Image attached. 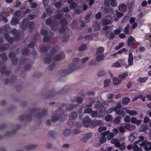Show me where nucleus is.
Returning a JSON list of instances; mask_svg holds the SVG:
<instances>
[{"label":"nucleus","instance_id":"nucleus-1","mask_svg":"<svg viewBox=\"0 0 151 151\" xmlns=\"http://www.w3.org/2000/svg\"><path fill=\"white\" fill-rule=\"evenodd\" d=\"M9 31V26L7 25L0 28V33L4 35V37L6 40L8 41V43L11 44L13 43L14 40L9 36L8 34Z\"/></svg>","mask_w":151,"mask_h":151},{"label":"nucleus","instance_id":"nucleus-2","mask_svg":"<svg viewBox=\"0 0 151 151\" xmlns=\"http://www.w3.org/2000/svg\"><path fill=\"white\" fill-rule=\"evenodd\" d=\"M111 142L112 144H114L115 146L117 147H119V149L121 150H123L126 148L125 143L122 142L120 143L119 140L116 139H112Z\"/></svg>","mask_w":151,"mask_h":151},{"label":"nucleus","instance_id":"nucleus-3","mask_svg":"<svg viewBox=\"0 0 151 151\" xmlns=\"http://www.w3.org/2000/svg\"><path fill=\"white\" fill-rule=\"evenodd\" d=\"M81 67L76 64L72 63L70 65L69 69L63 71L65 75H67L73 72L75 70L80 68Z\"/></svg>","mask_w":151,"mask_h":151},{"label":"nucleus","instance_id":"nucleus-4","mask_svg":"<svg viewBox=\"0 0 151 151\" xmlns=\"http://www.w3.org/2000/svg\"><path fill=\"white\" fill-rule=\"evenodd\" d=\"M136 143L139 144L141 147H144V148L146 151H149L151 149V142H150L137 141Z\"/></svg>","mask_w":151,"mask_h":151},{"label":"nucleus","instance_id":"nucleus-5","mask_svg":"<svg viewBox=\"0 0 151 151\" xmlns=\"http://www.w3.org/2000/svg\"><path fill=\"white\" fill-rule=\"evenodd\" d=\"M83 125L86 127L89 126L92 123L91 119L88 116H86L83 118Z\"/></svg>","mask_w":151,"mask_h":151},{"label":"nucleus","instance_id":"nucleus-6","mask_svg":"<svg viewBox=\"0 0 151 151\" xmlns=\"http://www.w3.org/2000/svg\"><path fill=\"white\" fill-rule=\"evenodd\" d=\"M65 115H62L59 117L57 115L53 116L52 118V121L53 122H55L58 120H60L61 121H63L65 119Z\"/></svg>","mask_w":151,"mask_h":151},{"label":"nucleus","instance_id":"nucleus-7","mask_svg":"<svg viewBox=\"0 0 151 151\" xmlns=\"http://www.w3.org/2000/svg\"><path fill=\"white\" fill-rule=\"evenodd\" d=\"M42 34L44 36L43 38V41L44 42H46L48 41L50 39V37L47 35L48 32L45 30H42L41 31Z\"/></svg>","mask_w":151,"mask_h":151},{"label":"nucleus","instance_id":"nucleus-8","mask_svg":"<svg viewBox=\"0 0 151 151\" xmlns=\"http://www.w3.org/2000/svg\"><path fill=\"white\" fill-rule=\"evenodd\" d=\"M91 136L92 134L90 133L85 135L81 139V141L84 143L86 142Z\"/></svg>","mask_w":151,"mask_h":151},{"label":"nucleus","instance_id":"nucleus-9","mask_svg":"<svg viewBox=\"0 0 151 151\" xmlns=\"http://www.w3.org/2000/svg\"><path fill=\"white\" fill-rule=\"evenodd\" d=\"M104 136L108 135L107 139L108 140H110L113 138L114 136V134L112 133H110L109 131H106L102 133Z\"/></svg>","mask_w":151,"mask_h":151},{"label":"nucleus","instance_id":"nucleus-10","mask_svg":"<svg viewBox=\"0 0 151 151\" xmlns=\"http://www.w3.org/2000/svg\"><path fill=\"white\" fill-rule=\"evenodd\" d=\"M130 121L132 123L136 124L137 125L141 124L142 122L141 120H137L136 118L134 117H132Z\"/></svg>","mask_w":151,"mask_h":151},{"label":"nucleus","instance_id":"nucleus-11","mask_svg":"<svg viewBox=\"0 0 151 151\" xmlns=\"http://www.w3.org/2000/svg\"><path fill=\"white\" fill-rule=\"evenodd\" d=\"M103 122L101 120H94L92 122V125L93 126H100L103 124Z\"/></svg>","mask_w":151,"mask_h":151},{"label":"nucleus","instance_id":"nucleus-12","mask_svg":"<svg viewBox=\"0 0 151 151\" xmlns=\"http://www.w3.org/2000/svg\"><path fill=\"white\" fill-rule=\"evenodd\" d=\"M124 110H125L126 112L128 113L129 115L131 116H135L137 114V112L134 110H130L129 109H127L126 108H123Z\"/></svg>","mask_w":151,"mask_h":151},{"label":"nucleus","instance_id":"nucleus-13","mask_svg":"<svg viewBox=\"0 0 151 151\" xmlns=\"http://www.w3.org/2000/svg\"><path fill=\"white\" fill-rule=\"evenodd\" d=\"M118 9L119 11L122 12H124L127 9V6L124 4H122L118 6Z\"/></svg>","mask_w":151,"mask_h":151},{"label":"nucleus","instance_id":"nucleus-14","mask_svg":"<svg viewBox=\"0 0 151 151\" xmlns=\"http://www.w3.org/2000/svg\"><path fill=\"white\" fill-rule=\"evenodd\" d=\"M28 24V20L27 19H24L20 25V27L22 29H26Z\"/></svg>","mask_w":151,"mask_h":151},{"label":"nucleus","instance_id":"nucleus-15","mask_svg":"<svg viewBox=\"0 0 151 151\" xmlns=\"http://www.w3.org/2000/svg\"><path fill=\"white\" fill-rule=\"evenodd\" d=\"M128 63L129 66H132L133 64V58L132 53L129 54L128 59Z\"/></svg>","mask_w":151,"mask_h":151},{"label":"nucleus","instance_id":"nucleus-16","mask_svg":"<svg viewBox=\"0 0 151 151\" xmlns=\"http://www.w3.org/2000/svg\"><path fill=\"white\" fill-rule=\"evenodd\" d=\"M97 55L96 58V60L97 62H100L103 60L105 58V56L104 54H96Z\"/></svg>","mask_w":151,"mask_h":151},{"label":"nucleus","instance_id":"nucleus-17","mask_svg":"<svg viewBox=\"0 0 151 151\" xmlns=\"http://www.w3.org/2000/svg\"><path fill=\"white\" fill-rule=\"evenodd\" d=\"M125 128L129 131H132L135 129L136 127L134 125L128 124L125 126Z\"/></svg>","mask_w":151,"mask_h":151},{"label":"nucleus","instance_id":"nucleus-18","mask_svg":"<svg viewBox=\"0 0 151 151\" xmlns=\"http://www.w3.org/2000/svg\"><path fill=\"white\" fill-rule=\"evenodd\" d=\"M114 112H115L116 114L118 115L124 117L125 115V112L120 109H114Z\"/></svg>","mask_w":151,"mask_h":151},{"label":"nucleus","instance_id":"nucleus-19","mask_svg":"<svg viewBox=\"0 0 151 151\" xmlns=\"http://www.w3.org/2000/svg\"><path fill=\"white\" fill-rule=\"evenodd\" d=\"M132 31V27L127 25L124 29V32L126 34H130Z\"/></svg>","mask_w":151,"mask_h":151},{"label":"nucleus","instance_id":"nucleus-20","mask_svg":"<svg viewBox=\"0 0 151 151\" xmlns=\"http://www.w3.org/2000/svg\"><path fill=\"white\" fill-rule=\"evenodd\" d=\"M88 98L90 99L91 101L90 104L86 105V107L91 106H92V104L94 103L98 100L97 97L93 98V97H88Z\"/></svg>","mask_w":151,"mask_h":151},{"label":"nucleus","instance_id":"nucleus-21","mask_svg":"<svg viewBox=\"0 0 151 151\" xmlns=\"http://www.w3.org/2000/svg\"><path fill=\"white\" fill-rule=\"evenodd\" d=\"M127 41L128 45L129 46L135 42V39L132 36H131L128 38Z\"/></svg>","mask_w":151,"mask_h":151},{"label":"nucleus","instance_id":"nucleus-22","mask_svg":"<svg viewBox=\"0 0 151 151\" xmlns=\"http://www.w3.org/2000/svg\"><path fill=\"white\" fill-rule=\"evenodd\" d=\"M77 113L75 112H73L69 114V119L70 120L74 119L77 118Z\"/></svg>","mask_w":151,"mask_h":151},{"label":"nucleus","instance_id":"nucleus-23","mask_svg":"<svg viewBox=\"0 0 151 151\" xmlns=\"http://www.w3.org/2000/svg\"><path fill=\"white\" fill-rule=\"evenodd\" d=\"M137 134L135 133H132L130 136L129 138V141L130 142H132L134 139H135Z\"/></svg>","mask_w":151,"mask_h":151},{"label":"nucleus","instance_id":"nucleus-24","mask_svg":"<svg viewBox=\"0 0 151 151\" xmlns=\"http://www.w3.org/2000/svg\"><path fill=\"white\" fill-rule=\"evenodd\" d=\"M104 49L103 47H98L96 50V54H103L102 53L104 52Z\"/></svg>","mask_w":151,"mask_h":151},{"label":"nucleus","instance_id":"nucleus-25","mask_svg":"<svg viewBox=\"0 0 151 151\" xmlns=\"http://www.w3.org/2000/svg\"><path fill=\"white\" fill-rule=\"evenodd\" d=\"M113 81L114 84L115 85H116L121 83L122 80L116 77H114L113 79Z\"/></svg>","mask_w":151,"mask_h":151},{"label":"nucleus","instance_id":"nucleus-26","mask_svg":"<svg viewBox=\"0 0 151 151\" xmlns=\"http://www.w3.org/2000/svg\"><path fill=\"white\" fill-rule=\"evenodd\" d=\"M71 133L70 130V129H67L64 130L63 134L64 137H66L69 136Z\"/></svg>","mask_w":151,"mask_h":151},{"label":"nucleus","instance_id":"nucleus-27","mask_svg":"<svg viewBox=\"0 0 151 151\" xmlns=\"http://www.w3.org/2000/svg\"><path fill=\"white\" fill-rule=\"evenodd\" d=\"M148 79V78L147 77H140L138 79L137 81L141 83H143L147 81Z\"/></svg>","mask_w":151,"mask_h":151},{"label":"nucleus","instance_id":"nucleus-28","mask_svg":"<svg viewBox=\"0 0 151 151\" xmlns=\"http://www.w3.org/2000/svg\"><path fill=\"white\" fill-rule=\"evenodd\" d=\"M64 57V54L63 53H62L60 55H56L54 60H59L63 59Z\"/></svg>","mask_w":151,"mask_h":151},{"label":"nucleus","instance_id":"nucleus-29","mask_svg":"<svg viewBox=\"0 0 151 151\" xmlns=\"http://www.w3.org/2000/svg\"><path fill=\"white\" fill-rule=\"evenodd\" d=\"M136 142H135L134 144L132 146V149L134 150L135 151H140V150H142L141 149H140L139 147L137 145V144H138L137 143H136ZM139 145L140 144H139Z\"/></svg>","mask_w":151,"mask_h":151},{"label":"nucleus","instance_id":"nucleus-30","mask_svg":"<svg viewBox=\"0 0 151 151\" xmlns=\"http://www.w3.org/2000/svg\"><path fill=\"white\" fill-rule=\"evenodd\" d=\"M49 46H46L40 47V50L42 52H45L47 51L49 49Z\"/></svg>","mask_w":151,"mask_h":151},{"label":"nucleus","instance_id":"nucleus-31","mask_svg":"<svg viewBox=\"0 0 151 151\" xmlns=\"http://www.w3.org/2000/svg\"><path fill=\"white\" fill-rule=\"evenodd\" d=\"M130 99L128 97H125L122 99V103L124 105H126L129 102Z\"/></svg>","mask_w":151,"mask_h":151},{"label":"nucleus","instance_id":"nucleus-32","mask_svg":"<svg viewBox=\"0 0 151 151\" xmlns=\"http://www.w3.org/2000/svg\"><path fill=\"white\" fill-rule=\"evenodd\" d=\"M18 21L17 18L16 17H13L11 22L12 25H15L17 24Z\"/></svg>","mask_w":151,"mask_h":151},{"label":"nucleus","instance_id":"nucleus-33","mask_svg":"<svg viewBox=\"0 0 151 151\" xmlns=\"http://www.w3.org/2000/svg\"><path fill=\"white\" fill-rule=\"evenodd\" d=\"M106 73L104 70H101L99 71L97 74V75L98 76H102L105 75Z\"/></svg>","mask_w":151,"mask_h":151},{"label":"nucleus","instance_id":"nucleus-34","mask_svg":"<svg viewBox=\"0 0 151 151\" xmlns=\"http://www.w3.org/2000/svg\"><path fill=\"white\" fill-rule=\"evenodd\" d=\"M148 129L147 127L145 125H142L140 128V131L141 132H144L147 130Z\"/></svg>","mask_w":151,"mask_h":151},{"label":"nucleus","instance_id":"nucleus-35","mask_svg":"<svg viewBox=\"0 0 151 151\" xmlns=\"http://www.w3.org/2000/svg\"><path fill=\"white\" fill-rule=\"evenodd\" d=\"M48 134L50 136L52 137H55L57 135V134L55 132L52 131H49Z\"/></svg>","mask_w":151,"mask_h":151},{"label":"nucleus","instance_id":"nucleus-36","mask_svg":"<svg viewBox=\"0 0 151 151\" xmlns=\"http://www.w3.org/2000/svg\"><path fill=\"white\" fill-rule=\"evenodd\" d=\"M111 82L110 79H106L104 81V87H108Z\"/></svg>","mask_w":151,"mask_h":151},{"label":"nucleus","instance_id":"nucleus-37","mask_svg":"<svg viewBox=\"0 0 151 151\" xmlns=\"http://www.w3.org/2000/svg\"><path fill=\"white\" fill-rule=\"evenodd\" d=\"M92 110L91 108H88L85 109L84 110V114H90L92 112Z\"/></svg>","mask_w":151,"mask_h":151},{"label":"nucleus","instance_id":"nucleus-38","mask_svg":"<svg viewBox=\"0 0 151 151\" xmlns=\"http://www.w3.org/2000/svg\"><path fill=\"white\" fill-rule=\"evenodd\" d=\"M128 75V73L126 72L120 74L119 76V77L120 78H125Z\"/></svg>","mask_w":151,"mask_h":151},{"label":"nucleus","instance_id":"nucleus-39","mask_svg":"<svg viewBox=\"0 0 151 151\" xmlns=\"http://www.w3.org/2000/svg\"><path fill=\"white\" fill-rule=\"evenodd\" d=\"M110 4L113 7H116L117 5V3L115 0H110Z\"/></svg>","mask_w":151,"mask_h":151},{"label":"nucleus","instance_id":"nucleus-40","mask_svg":"<svg viewBox=\"0 0 151 151\" xmlns=\"http://www.w3.org/2000/svg\"><path fill=\"white\" fill-rule=\"evenodd\" d=\"M120 117L119 116H118L114 119L113 122L115 124H118L120 122Z\"/></svg>","mask_w":151,"mask_h":151},{"label":"nucleus","instance_id":"nucleus-41","mask_svg":"<svg viewBox=\"0 0 151 151\" xmlns=\"http://www.w3.org/2000/svg\"><path fill=\"white\" fill-rule=\"evenodd\" d=\"M76 106L74 105H69L67 106V108H69L68 109H67V111L71 110L75 108Z\"/></svg>","mask_w":151,"mask_h":151},{"label":"nucleus","instance_id":"nucleus-42","mask_svg":"<svg viewBox=\"0 0 151 151\" xmlns=\"http://www.w3.org/2000/svg\"><path fill=\"white\" fill-rule=\"evenodd\" d=\"M86 47L87 45L86 44H83L79 47V50L81 51H83L86 49Z\"/></svg>","mask_w":151,"mask_h":151},{"label":"nucleus","instance_id":"nucleus-43","mask_svg":"<svg viewBox=\"0 0 151 151\" xmlns=\"http://www.w3.org/2000/svg\"><path fill=\"white\" fill-rule=\"evenodd\" d=\"M54 5L57 8H60L61 6L62 3L60 1H59L58 2L55 3Z\"/></svg>","mask_w":151,"mask_h":151},{"label":"nucleus","instance_id":"nucleus-44","mask_svg":"<svg viewBox=\"0 0 151 151\" xmlns=\"http://www.w3.org/2000/svg\"><path fill=\"white\" fill-rule=\"evenodd\" d=\"M60 23L61 26L64 27L67 24V22L65 19H62L60 21Z\"/></svg>","mask_w":151,"mask_h":151},{"label":"nucleus","instance_id":"nucleus-45","mask_svg":"<svg viewBox=\"0 0 151 151\" xmlns=\"http://www.w3.org/2000/svg\"><path fill=\"white\" fill-rule=\"evenodd\" d=\"M104 136L101 137L100 140V142L101 144H103L106 141V138Z\"/></svg>","mask_w":151,"mask_h":151},{"label":"nucleus","instance_id":"nucleus-46","mask_svg":"<svg viewBox=\"0 0 151 151\" xmlns=\"http://www.w3.org/2000/svg\"><path fill=\"white\" fill-rule=\"evenodd\" d=\"M107 129V127H100L99 128L98 130L99 132H101L103 131L106 130Z\"/></svg>","mask_w":151,"mask_h":151},{"label":"nucleus","instance_id":"nucleus-47","mask_svg":"<svg viewBox=\"0 0 151 151\" xmlns=\"http://www.w3.org/2000/svg\"><path fill=\"white\" fill-rule=\"evenodd\" d=\"M51 61V59L50 57H47L44 59V62L45 63H49Z\"/></svg>","mask_w":151,"mask_h":151},{"label":"nucleus","instance_id":"nucleus-48","mask_svg":"<svg viewBox=\"0 0 151 151\" xmlns=\"http://www.w3.org/2000/svg\"><path fill=\"white\" fill-rule=\"evenodd\" d=\"M91 116L92 118L99 117V116L98 115L96 111H94L91 114Z\"/></svg>","mask_w":151,"mask_h":151},{"label":"nucleus","instance_id":"nucleus-49","mask_svg":"<svg viewBox=\"0 0 151 151\" xmlns=\"http://www.w3.org/2000/svg\"><path fill=\"white\" fill-rule=\"evenodd\" d=\"M120 64L118 62H116L113 65V66L116 68H118L120 67Z\"/></svg>","mask_w":151,"mask_h":151},{"label":"nucleus","instance_id":"nucleus-50","mask_svg":"<svg viewBox=\"0 0 151 151\" xmlns=\"http://www.w3.org/2000/svg\"><path fill=\"white\" fill-rule=\"evenodd\" d=\"M112 116L110 115H107L105 117V119L107 121H109L112 119Z\"/></svg>","mask_w":151,"mask_h":151},{"label":"nucleus","instance_id":"nucleus-51","mask_svg":"<svg viewBox=\"0 0 151 151\" xmlns=\"http://www.w3.org/2000/svg\"><path fill=\"white\" fill-rule=\"evenodd\" d=\"M77 5L76 3L75 2H72L70 5V7L71 9L75 8Z\"/></svg>","mask_w":151,"mask_h":151},{"label":"nucleus","instance_id":"nucleus-52","mask_svg":"<svg viewBox=\"0 0 151 151\" xmlns=\"http://www.w3.org/2000/svg\"><path fill=\"white\" fill-rule=\"evenodd\" d=\"M111 22L109 20L105 19L103 21V23L104 24L107 25L110 24Z\"/></svg>","mask_w":151,"mask_h":151},{"label":"nucleus","instance_id":"nucleus-53","mask_svg":"<svg viewBox=\"0 0 151 151\" xmlns=\"http://www.w3.org/2000/svg\"><path fill=\"white\" fill-rule=\"evenodd\" d=\"M143 122L145 123H147L150 122V118L147 116H145L143 120Z\"/></svg>","mask_w":151,"mask_h":151},{"label":"nucleus","instance_id":"nucleus-54","mask_svg":"<svg viewBox=\"0 0 151 151\" xmlns=\"http://www.w3.org/2000/svg\"><path fill=\"white\" fill-rule=\"evenodd\" d=\"M89 59V58L88 57H86L83 58L81 60V62L82 63H85Z\"/></svg>","mask_w":151,"mask_h":151},{"label":"nucleus","instance_id":"nucleus-55","mask_svg":"<svg viewBox=\"0 0 151 151\" xmlns=\"http://www.w3.org/2000/svg\"><path fill=\"white\" fill-rule=\"evenodd\" d=\"M36 17V16L35 15H29L28 17V19L30 20H32L34 18H35Z\"/></svg>","mask_w":151,"mask_h":151},{"label":"nucleus","instance_id":"nucleus-56","mask_svg":"<svg viewBox=\"0 0 151 151\" xmlns=\"http://www.w3.org/2000/svg\"><path fill=\"white\" fill-rule=\"evenodd\" d=\"M122 106L120 103H118L116 106L115 107H114V109H120V108Z\"/></svg>","mask_w":151,"mask_h":151},{"label":"nucleus","instance_id":"nucleus-57","mask_svg":"<svg viewBox=\"0 0 151 151\" xmlns=\"http://www.w3.org/2000/svg\"><path fill=\"white\" fill-rule=\"evenodd\" d=\"M130 120V117L129 116H126L124 118V121L127 122H129Z\"/></svg>","mask_w":151,"mask_h":151},{"label":"nucleus","instance_id":"nucleus-58","mask_svg":"<svg viewBox=\"0 0 151 151\" xmlns=\"http://www.w3.org/2000/svg\"><path fill=\"white\" fill-rule=\"evenodd\" d=\"M125 128L121 126L119 127V130L121 133H123L125 132Z\"/></svg>","mask_w":151,"mask_h":151},{"label":"nucleus","instance_id":"nucleus-59","mask_svg":"<svg viewBox=\"0 0 151 151\" xmlns=\"http://www.w3.org/2000/svg\"><path fill=\"white\" fill-rule=\"evenodd\" d=\"M6 13L5 12H1L0 13V21H1L3 19L4 17L5 16V14Z\"/></svg>","mask_w":151,"mask_h":151},{"label":"nucleus","instance_id":"nucleus-60","mask_svg":"<svg viewBox=\"0 0 151 151\" xmlns=\"http://www.w3.org/2000/svg\"><path fill=\"white\" fill-rule=\"evenodd\" d=\"M65 30V28L64 27L62 26L59 29V32L60 33L64 32Z\"/></svg>","mask_w":151,"mask_h":151},{"label":"nucleus","instance_id":"nucleus-61","mask_svg":"<svg viewBox=\"0 0 151 151\" xmlns=\"http://www.w3.org/2000/svg\"><path fill=\"white\" fill-rule=\"evenodd\" d=\"M114 95L112 93H110L107 95V97L108 99H111L113 98Z\"/></svg>","mask_w":151,"mask_h":151},{"label":"nucleus","instance_id":"nucleus-62","mask_svg":"<svg viewBox=\"0 0 151 151\" xmlns=\"http://www.w3.org/2000/svg\"><path fill=\"white\" fill-rule=\"evenodd\" d=\"M37 6V3L36 2H34L31 5V7L32 8H36Z\"/></svg>","mask_w":151,"mask_h":151},{"label":"nucleus","instance_id":"nucleus-63","mask_svg":"<svg viewBox=\"0 0 151 151\" xmlns=\"http://www.w3.org/2000/svg\"><path fill=\"white\" fill-rule=\"evenodd\" d=\"M89 64L90 65H95V62L93 60H91L90 61Z\"/></svg>","mask_w":151,"mask_h":151},{"label":"nucleus","instance_id":"nucleus-64","mask_svg":"<svg viewBox=\"0 0 151 151\" xmlns=\"http://www.w3.org/2000/svg\"><path fill=\"white\" fill-rule=\"evenodd\" d=\"M101 17V14L100 12H98L96 15V19H99Z\"/></svg>","mask_w":151,"mask_h":151}]
</instances>
